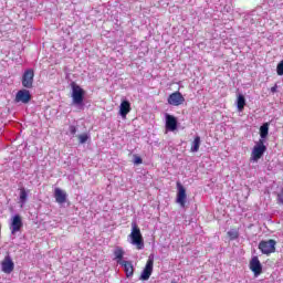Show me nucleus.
<instances>
[{
	"label": "nucleus",
	"mask_w": 283,
	"mask_h": 283,
	"mask_svg": "<svg viewBox=\"0 0 283 283\" xmlns=\"http://www.w3.org/2000/svg\"><path fill=\"white\" fill-rule=\"evenodd\" d=\"M151 273H154V258L149 256L139 280H143L144 282L149 280V277H151Z\"/></svg>",
	"instance_id": "8"
},
{
	"label": "nucleus",
	"mask_w": 283,
	"mask_h": 283,
	"mask_svg": "<svg viewBox=\"0 0 283 283\" xmlns=\"http://www.w3.org/2000/svg\"><path fill=\"white\" fill-rule=\"evenodd\" d=\"M72 87V98L74 105H83V101L85 99V91L81 88L75 82L71 83Z\"/></svg>",
	"instance_id": "2"
},
{
	"label": "nucleus",
	"mask_w": 283,
	"mask_h": 283,
	"mask_svg": "<svg viewBox=\"0 0 283 283\" xmlns=\"http://www.w3.org/2000/svg\"><path fill=\"white\" fill-rule=\"evenodd\" d=\"M30 101H32V95L28 90H20L15 94V103H23L24 105H28Z\"/></svg>",
	"instance_id": "9"
},
{
	"label": "nucleus",
	"mask_w": 283,
	"mask_h": 283,
	"mask_svg": "<svg viewBox=\"0 0 283 283\" xmlns=\"http://www.w3.org/2000/svg\"><path fill=\"white\" fill-rule=\"evenodd\" d=\"M166 129H169L170 132H176V129H178V119H176L175 116H166Z\"/></svg>",
	"instance_id": "14"
},
{
	"label": "nucleus",
	"mask_w": 283,
	"mask_h": 283,
	"mask_svg": "<svg viewBox=\"0 0 283 283\" xmlns=\"http://www.w3.org/2000/svg\"><path fill=\"white\" fill-rule=\"evenodd\" d=\"M277 202L279 205H283V192L277 195Z\"/></svg>",
	"instance_id": "27"
},
{
	"label": "nucleus",
	"mask_w": 283,
	"mask_h": 283,
	"mask_svg": "<svg viewBox=\"0 0 283 283\" xmlns=\"http://www.w3.org/2000/svg\"><path fill=\"white\" fill-rule=\"evenodd\" d=\"M245 105H247V98L244 97V95L239 94L237 97L238 112H243Z\"/></svg>",
	"instance_id": "18"
},
{
	"label": "nucleus",
	"mask_w": 283,
	"mask_h": 283,
	"mask_svg": "<svg viewBox=\"0 0 283 283\" xmlns=\"http://www.w3.org/2000/svg\"><path fill=\"white\" fill-rule=\"evenodd\" d=\"M276 74L277 76H283V60L276 65Z\"/></svg>",
	"instance_id": "24"
},
{
	"label": "nucleus",
	"mask_w": 283,
	"mask_h": 283,
	"mask_svg": "<svg viewBox=\"0 0 283 283\" xmlns=\"http://www.w3.org/2000/svg\"><path fill=\"white\" fill-rule=\"evenodd\" d=\"M272 94H275L277 92V84L271 87Z\"/></svg>",
	"instance_id": "28"
},
{
	"label": "nucleus",
	"mask_w": 283,
	"mask_h": 283,
	"mask_svg": "<svg viewBox=\"0 0 283 283\" xmlns=\"http://www.w3.org/2000/svg\"><path fill=\"white\" fill-rule=\"evenodd\" d=\"M264 151H266V146L264 145V140L260 139L258 145L254 146L252 150V160H254V163H258V160H260V158L264 156Z\"/></svg>",
	"instance_id": "6"
},
{
	"label": "nucleus",
	"mask_w": 283,
	"mask_h": 283,
	"mask_svg": "<svg viewBox=\"0 0 283 283\" xmlns=\"http://www.w3.org/2000/svg\"><path fill=\"white\" fill-rule=\"evenodd\" d=\"M177 205H180V207L185 208L187 205V189H185V186L180 184V181L177 182Z\"/></svg>",
	"instance_id": "7"
},
{
	"label": "nucleus",
	"mask_w": 283,
	"mask_h": 283,
	"mask_svg": "<svg viewBox=\"0 0 283 283\" xmlns=\"http://www.w3.org/2000/svg\"><path fill=\"white\" fill-rule=\"evenodd\" d=\"M129 112H132V103L127 99L122 101L119 105V115L122 118H127V114H129Z\"/></svg>",
	"instance_id": "13"
},
{
	"label": "nucleus",
	"mask_w": 283,
	"mask_h": 283,
	"mask_svg": "<svg viewBox=\"0 0 283 283\" xmlns=\"http://www.w3.org/2000/svg\"><path fill=\"white\" fill-rule=\"evenodd\" d=\"M113 253H114L117 264H122V262H125V260H123V258L125 255V250L122 247L115 248Z\"/></svg>",
	"instance_id": "17"
},
{
	"label": "nucleus",
	"mask_w": 283,
	"mask_h": 283,
	"mask_svg": "<svg viewBox=\"0 0 283 283\" xmlns=\"http://www.w3.org/2000/svg\"><path fill=\"white\" fill-rule=\"evenodd\" d=\"M190 150L193 151V153L200 150V136L195 137Z\"/></svg>",
	"instance_id": "20"
},
{
	"label": "nucleus",
	"mask_w": 283,
	"mask_h": 283,
	"mask_svg": "<svg viewBox=\"0 0 283 283\" xmlns=\"http://www.w3.org/2000/svg\"><path fill=\"white\" fill-rule=\"evenodd\" d=\"M28 200V191L25 190V188H20V202L21 205H25Z\"/></svg>",
	"instance_id": "22"
},
{
	"label": "nucleus",
	"mask_w": 283,
	"mask_h": 283,
	"mask_svg": "<svg viewBox=\"0 0 283 283\" xmlns=\"http://www.w3.org/2000/svg\"><path fill=\"white\" fill-rule=\"evenodd\" d=\"M119 264L120 266H123L126 277H134V264L132 263V261H123Z\"/></svg>",
	"instance_id": "16"
},
{
	"label": "nucleus",
	"mask_w": 283,
	"mask_h": 283,
	"mask_svg": "<svg viewBox=\"0 0 283 283\" xmlns=\"http://www.w3.org/2000/svg\"><path fill=\"white\" fill-rule=\"evenodd\" d=\"M260 136L261 138H266V136H269V124L265 123L260 127Z\"/></svg>",
	"instance_id": "21"
},
{
	"label": "nucleus",
	"mask_w": 283,
	"mask_h": 283,
	"mask_svg": "<svg viewBox=\"0 0 283 283\" xmlns=\"http://www.w3.org/2000/svg\"><path fill=\"white\" fill-rule=\"evenodd\" d=\"M77 138H78L81 145H84V143L86 140H90V136L87 134H81L77 136Z\"/></svg>",
	"instance_id": "23"
},
{
	"label": "nucleus",
	"mask_w": 283,
	"mask_h": 283,
	"mask_svg": "<svg viewBox=\"0 0 283 283\" xmlns=\"http://www.w3.org/2000/svg\"><path fill=\"white\" fill-rule=\"evenodd\" d=\"M22 87L25 90H32L34 87V70L28 69L22 75Z\"/></svg>",
	"instance_id": "4"
},
{
	"label": "nucleus",
	"mask_w": 283,
	"mask_h": 283,
	"mask_svg": "<svg viewBox=\"0 0 283 283\" xmlns=\"http://www.w3.org/2000/svg\"><path fill=\"white\" fill-rule=\"evenodd\" d=\"M3 273H12L14 271V262L10 255L4 256L3 261L1 262Z\"/></svg>",
	"instance_id": "12"
},
{
	"label": "nucleus",
	"mask_w": 283,
	"mask_h": 283,
	"mask_svg": "<svg viewBox=\"0 0 283 283\" xmlns=\"http://www.w3.org/2000/svg\"><path fill=\"white\" fill-rule=\"evenodd\" d=\"M250 270L254 273L255 277L262 275V263L258 256H253L250 261Z\"/></svg>",
	"instance_id": "11"
},
{
	"label": "nucleus",
	"mask_w": 283,
	"mask_h": 283,
	"mask_svg": "<svg viewBox=\"0 0 283 283\" xmlns=\"http://www.w3.org/2000/svg\"><path fill=\"white\" fill-rule=\"evenodd\" d=\"M134 165H143V158H140L138 155H135Z\"/></svg>",
	"instance_id": "25"
},
{
	"label": "nucleus",
	"mask_w": 283,
	"mask_h": 283,
	"mask_svg": "<svg viewBox=\"0 0 283 283\" xmlns=\"http://www.w3.org/2000/svg\"><path fill=\"white\" fill-rule=\"evenodd\" d=\"M22 228H23V220L21 219V216L15 214L12 218L11 226H10L11 234L14 235L15 233H19V231H21Z\"/></svg>",
	"instance_id": "10"
},
{
	"label": "nucleus",
	"mask_w": 283,
	"mask_h": 283,
	"mask_svg": "<svg viewBox=\"0 0 283 283\" xmlns=\"http://www.w3.org/2000/svg\"><path fill=\"white\" fill-rule=\"evenodd\" d=\"M69 130H70V134H72V136H75V134H76V132H77V128H76V126L71 125V126L69 127Z\"/></svg>",
	"instance_id": "26"
},
{
	"label": "nucleus",
	"mask_w": 283,
	"mask_h": 283,
	"mask_svg": "<svg viewBox=\"0 0 283 283\" xmlns=\"http://www.w3.org/2000/svg\"><path fill=\"white\" fill-rule=\"evenodd\" d=\"M54 198L59 205H64V202L67 201V193H65L61 188H55Z\"/></svg>",
	"instance_id": "15"
},
{
	"label": "nucleus",
	"mask_w": 283,
	"mask_h": 283,
	"mask_svg": "<svg viewBox=\"0 0 283 283\" xmlns=\"http://www.w3.org/2000/svg\"><path fill=\"white\" fill-rule=\"evenodd\" d=\"M230 240H238L240 238V231L238 229H232L227 232Z\"/></svg>",
	"instance_id": "19"
},
{
	"label": "nucleus",
	"mask_w": 283,
	"mask_h": 283,
	"mask_svg": "<svg viewBox=\"0 0 283 283\" xmlns=\"http://www.w3.org/2000/svg\"><path fill=\"white\" fill-rule=\"evenodd\" d=\"M275 244H277V242H275V240L270 239V240H262L259 243V249L261 250V253H263V255H271V253H275Z\"/></svg>",
	"instance_id": "3"
},
{
	"label": "nucleus",
	"mask_w": 283,
	"mask_h": 283,
	"mask_svg": "<svg viewBox=\"0 0 283 283\" xmlns=\"http://www.w3.org/2000/svg\"><path fill=\"white\" fill-rule=\"evenodd\" d=\"M168 105H172L174 107H180V105L185 104V96L180 91L174 92L168 96Z\"/></svg>",
	"instance_id": "5"
},
{
	"label": "nucleus",
	"mask_w": 283,
	"mask_h": 283,
	"mask_svg": "<svg viewBox=\"0 0 283 283\" xmlns=\"http://www.w3.org/2000/svg\"><path fill=\"white\" fill-rule=\"evenodd\" d=\"M129 238H130V244L136 247L138 251H143V249H145V239H143V233L140 232V228L138 227V223L136 222L132 223V231H130Z\"/></svg>",
	"instance_id": "1"
}]
</instances>
